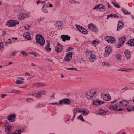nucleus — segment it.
I'll return each instance as SVG.
<instances>
[{"label": "nucleus", "mask_w": 134, "mask_h": 134, "mask_svg": "<svg viewBox=\"0 0 134 134\" xmlns=\"http://www.w3.org/2000/svg\"><path fill=\"white\" fill-rule=\"evenodd\" d=\"M37 43L41 46H43L45 44V40L43 37L41 35L37 34L36 36Z\"/></svg>", "instance_id": "obj_1"}, {"label": "nucleus", "mask_w": 134, "mask_h": 134, "mask_svg": "<svg viewBox=\"0 0 134 134\" xmlns=\"http://www.w3.org/2000/svg\"><path fill=\"white\" fill-rule=\"evenodd\" d=\"M118 103H119L118 106L119 108L118 111H120L124 110L125 108V107L129 103L126 100L121 101Z\"/></svg>", "instance_id": "obj_2"}, {"label": "nucleus", "mask_w": 134, "mask_h": 134, "mask_svg": "<svg viewBox=\"0 0 134 134\" xmlns=\"http://www.w3.org/2000/svg\"><path fill=\"white\" fill-rule=\"evenodd\" d=\"M19 24V22L17 21L10 20L6 22V25L9 27H11L15 26L16 25H18Z\"/></svg>", "instance_id": "obj_3"}, {"label": "nucleus", "mask_w": 134, "mask_h": 134, "mask_svg": "<svg viewBox=\"0 0 134 134\" xmlns=\"http://www.w3.org/2000/svg\"><path fill=\"white\" fill-rule=\"evenodd\" d=\"M105 40L108 42L110 43H113L115 42V39L112 36H107L105 38Z\"/></svg>", "instance_id": "obj_4"}, {"label": "nucleus", "mask_w": 134, "mask_h": 134, "mask_svg": "<svg viewBox=\"0 0 134 134\" xmlns=\"http://www.w3.org/2000/svg\"><path fill=\"white\" fill-rule=\"evenodd\" d=\"M76 26L78 30L82 34H86L88 33V31L81 26L76 25Z\"/></svg>", "instance_id": "obj_5"}, {"label": "nucleus", "mask_w": 134, "mask_h": 134, "mask_svg": "<svg viewBox=\"0 0 134 134\" xmlns=\"http://www.w3.org/2000/svg\"><path fill=\"white\" fill-rule=\"evenodd\" d=\"M88 27L90 30L93 32H97L98 31L97 27L93 24H89L88 25Z\"/></svg>", "instance_id": "obj_6"}, {"label": "nucleus", "mask_w": 134, "mask_h": 134, "mask_svg": "<svg viewBox=\"0 0 134 134\" xmlns=\"http://www.w3.org/2000/svg\"><path fill=\"white\" fill-rule=\"evenodd\" d=\"M96 93L92 90H90L87 92L86 93L87 97L90 99H91L93 96Z\"/></svg>", "instance_id": "obj_7"}, {"label": "nucleus", "mask_w": 134, "mask_h": 134, "mask_svg": "<svg viewBox=\"0 0 134 134\" xmlns=\"http://www.w3.org/2000/svg\"><path fill=\"white\" fill-rule=\"evenodd\" d=\"M29 14L26 13H21L19 14L18 16V19L20 20H22L26 18H28L30 16Z\"/></svg>", "instance_id": "obj_8"}, {"label": "nucleus", "mask_w": 134, "mask_h": 134, "mask_svg": "<svg viewBox=\"0 0 134 134\" xmlns=\"http://www.w3.org/2000/svg\"><path fill=\"white\" fill-rule=\"evenodd\" d=\"M63 49V46L58 43L56 46L55 47V50L57 53H59L61 52Z\"/></svg>", "instance_id": "obj_9"}, {"label": "nucleus", "mask_w": 134, "mask_h": 134, "mask_svg": "<svg viewBox=\"0 0 134 134\" xmlns=\"http://www.w3.org/2000/svg\"><path fill=\"white\" fill-rule=\"evenodd\" d=\"M72 53L71 52H69L68 53L65 57L64 58V59L66 61H69L72 58Z\"/></svg>", "instance_id": "obj_10"}, {"label": "nucleus", "mask_w": 134, "mask_h": 134, "mask_svg": "<svg viewBox=\"0 0 134 134\" xmlns=\"http://www.w3.org/2000/svg\"><path fill=\"white\" fill-rule=\"evenodd\" d=\"M101 96L103 99L105 101H108L111 99V96L108 94L102 93Z\"/></svg>", "instance_id": "obj_11"}, {"label": "nucleus", "mask_w": 134, "mask_h": 134, "mask_svg": "<svg viewBox=\"0 0 134 134\" xmlns=\"http://www.w3.org/2000/svg\"><path fill=\"white\" fill-rule=\"evenodd\" d=\"M118 104H119V103H117L115 105H109L108 107L111 110H118V108H119V107L118 106Z\"/></svg>", "instance_id": "obj_12"}, {"label": "nucleus", "mask_w": 134, "mask_h": 134, "mask_svg": "<svg viewBox=\"0 0 134 134\" xmlns=\"http://www.w3.org/2000/svg\"><path fill=\"white\" fill-rule=\"evenodd\" d=\"M71 102V101L70 100L66 99L60 100L59 102V103L60 105H63L66 104H70Z\"/></svg>", "instance_id": "obj_13"}, {"label": "nucleus", "mask_w": 134, "mask_h": 134, "mask_svg": "<svg viewBox=\"0 0 134 134\" xmlns=\"http://www.w3.org/2000/svg\"><path fill=\"white\" fill-rule=\"evenodd\" d=\"M118 71H134V68H131L129 69H126L124 68H121L118 69Z\"/></svg>", "instance_id": "obj_14"}, {"label": "nucleus", "mask_w": 134, "mask_h": 134, "mask_svg": "<svg viewBox=\"0 0 134 134\" xmlns=\"http://www.w3.org/2000/svg\"><path fill=\"white\" fill-rule=\"evenodd\" d=\"M124 26V24L121 21H119L118 22L117 30L119 31Z\"/></svg>", "instance_id": "obj_15"}, {"label": "nucleus", "mask_w": 134, "mask_h": 134, "mask_svg": "<svg viewBox=\"0 0 134 134\" xmlns=\"http://www.w3.org/2000/svg\"><path fill=\"white\" fill-rule=\"evenodd\" d=\"M16 117L15 114H14L10 115L8 118V119L11 122H14L15 121V118Z\"/></svg>", "instance_id": "obj_16"}, {"label": "nucleus", "mask_w": 134, "mask_h": 134, "mask_svg": "<svg viewBox=\"0 0 134 134\" xmlns=\"http://www.w3.org/2000/svg\"><path fill=\"white\" fill-rule=\"evenodd\" d=\"M12 126H8L6 127L5 130L7 133L8 134H12Z\"/></svg>", "instance_id": "obj_17"}, {"label": "nucleus", "mask_w": 134, "mask_h": 134, "mask_svg": "<svg viewBox=\"0 0 134 134\" xmlns=\"http://www.w3.org/2000/svg\"><path fill=\"white\" fill-rule=\"evenodd\" d=\"M104 102V101H102L99 100H95L93 102V104L94 105H100L102 104Z\"/></svg>", "instance_id": "obj_18"}, {"label": "nucleus", "mask_w": 134, "mask_h": 134, "mask_svg": "<svg viewBox=\"0 0 134 134\" xmlns=\"http://www.w3.org/2000/svg\"><path fill=\"white\" fill-rule=\"evenodd\" d=\"M111 52V49L109 46H107L105 49V52L106 54L109 55V54Z\"/></svg>", "instance_id": "obj_19"}, {"label": "nucleus", "mask_w": 134, "mask_h": 134, "mask_svg": "<svg viewBox=\"0 0 134 134\" xmlns=\"http://www.w3.org/2000/svg\"><path fill=\"white\" fill-rule=\"evenodd\" d=\"M24 37L26 39L31 40V37L30 35V34L28 32H26L24 33L23 35Z\"/></svg>", "instance_id": "obj_20"}, {"label": "nucleus", "mask_w": 134, "mask_h": 134, "mask_svg": "<svg viewBox=\"0 0 134 134\" xmlns=\"http://www.w3.org/2000/svg\"><path fill=\"white\" fill-rule=\"evenodd\" d=\"M125 56H126V57L127 58L128 60H129L131 58V56L130 55V52L128 50H125Z\"/></svg>", "instance_id": "obj_21"}, {"label": "nucleus", "mask_w": 134, "mask_h": 134, "mask_svg": "<svg viewBox=\"0 0 134 134\" xmlns=\"http://www.w3.org/2000/svg\"><path fill=\"white\" fill-rule=\"evenodd\" d=\"M61 37L63 41H65L66 40H69L70 39V37L68 35H62Z\"/></svg>", "instance_id": "obj_22"}, {"label": "nucleus", "mask_w": 134, "mask_h": 134, "mask_svg": "<svg viewBox=\"0 0 134 134\" xmlns=\"http://www.w3.org/2000/svg\"><path fill=\"white\" fill-rule=\"evenodd\" d=\"M78 111L79 112H81L82 114H87L89 113V111L87 109L85 110L84 109H82L78 110Z\"/></svg>", "instance_id": "obj_23"}, {"label": "nucleus", "mask_w": 134, "mask_h": 134, "mask_svg": "<svg viewBox=\"0 0 134 134\" xmlns=\"http://www.w3.org/2000/svg\"><path fill=\"white\" fill-rule=\"evenodd\" d=\"M89 59L91 62H92L96 59V57L93 53H92L90 55Z\"/></svg>", "instance_id": "obj_24"}, {"label": "nucleus", "mask_w": 134, "mask_h": 134, "mask_svg": "<svg viewBox=\"0 0 134 134\" xmlns=\"http://www.w3.org/2000/svg\"><path fill=\"white\" fill-rule=\"evenodd\" d=\"M55 25L56 27H58V28H61L62 26V23L60 21H58L56 22Z\"/></svg>", "instance_id": "obj_25"}, {"label": "nucleus", "mask_w": 134, "mask_h": 134, "mask_svg": "<svg viewBox=\"0 0 134 134\" xmlns=\"http://www.w3.org/2000/svg\"><path fill=\"white\" fill-rule=\"evenodd\" d=\"M127 43L129 46H134V39H130L128 41Z\"/></svg>", "instance_id": "obj_26"}, {"label": "nucleus", "mask_w": 134, "mask_h": 134, "mask_svg": "<svg viewBox=\"0 0 134 134\" xmlns=\"http://www.w3.org/2000/svg\"><path fill=\"white\" fill-rule=\"evenodd\" d=\"M46 42H47V44L45 47V49L47 51H51V48H49V42L48 41H46Z\"/></svg>", "instance_id": "obj_27"}, {"label": "nucleus", "mask_w": 134, "mask_h": 134, "mask_svg": "<svg viewBox=\"0 0 134 134\" xmlns=\"http://www.w3.org/2000/svg\"><path fill=\"white\" fill-rule=\"evenodd\" d=\"M127 109L129 111H134V106L133 105H129L127 107Z\"/></svg>", "instance_id": "obj_28"}, {"label": "nucleus", "mask_w": 134, "mask_h": 134, "mask_svg": "<svg viewBox=\"0 0 134 134\" xmlns=\"http://www.w3.org/2000/svg\"><path fill=\"white\" fill-rule=\"evenodd\" d=\"M17 52L16 51H13L11 52L9 54V55L11 57H14L17 54Z\"/></svg>", "instance_id": "obj_29"}, {"label": "nucleus", "mask_w": 134, "mask_h": 134, "mask_svg": "<svg viewBox=\"0 0 134 134\" xmlns=\"http://www.w3.org/2000/svg\"><path fill=\"white\" fill-rule=\"evenodd\" d=\"M99 43V42L98 40H94L92 41V43L94 46H96Z\"/></svg>", "instance_id": "obj_30"}, {"label": "nucleus", "mask_w": 134, "mask_h": 134, "mask_svg": "<svg viewBox=\"0 0 134 134\" xmlns=\"http://www.w3.org/2000/svg\"><path fill=\"white\" fill-rule=\"evenodd\" d=\"M21 130H16L15 131L13 132L12 134H21Z\"/></svg>", "instance_id": "obj_31"}, {"label": "nucleus", "mask_w": 134, "mask_h": 134, "mask_svg": "<svg viewBox=\"0 0 134 134\" xmlns=\"http://www.w3.org/2000/svg\"><path fill=\"white\" fill-rule=\"evenodd\" d=\"M114 17V18H115L116 17H117L118 18H119V17L117 16V15L116 14H111L109 15H108L107 16V19H108L109 18L111 17Z\"/></svg>", "instance_id": "obj_32"}, {"label": "nucleus", "mask_w": 134, "mask_h": 134, "mask_svg": "<svg viewBox=\"0 0 134 134\" xmlns=\"http://www.w3.org/2000/svg\"><path fill=\"white\" fill-rule=\"evenodd\" d=\"M91 51L87 50L86 52V54L87 56H88L92 53Z\"/></svg>", "instance_id": "obj_33"}, {"label": "nucleus", "mask_w": 134, "mask_h": 134, "mask_svg": "<svg viewBox=\"0 0 134 134\" xmlns=\"http://www.w3.org/2000/svg\"><path fill=\"white\" fill-rule=\"evenodd\" d=\"M102 65L103 66H110L111 65L105 62H103L102 63Z\"/></svg>", "instance_id": "obj_34"}, {"label": "nucleus", "mask_w": 134, "mask_h": 134, "mask_svg": "<svg viewBox=\"0 0 134 134\" xmlns=\"http://www.w3.org/2000/svg\"><path fill=\"white\" fill-rule=\"evenodd\" d=\"M126 40V38L125 36H123L120 40V41L122 43H124Z\"/></svg>", "instance_id": "obj_35"}, {"label": "nucleus", "mask_w": 134, "mask_h": 134, "mask_svg": "<svg viewBox=\"0 0 134 134\" xmlns=\"http://www.w3.org/2000/svg\"><path fill=\"white\" fill-rule=\"evenodd\" d=\"M46 5H44L42 8V10L43 12L45 13H48V11L45 7Z\"/></svg>", "instance_id": "obj_36"}, {"label": "nucleus", "mask_w": 134, "mask_h": 134, "mask_svg": "<svg viewBox=\"0 0 134 134\" xmlns=\"http://www.w3.org/2000/svg\"><path fill=\"white\" fill-rule=\"evenodd\" d=\"M41 92L39 91L36 93V97L37 98H40L41 97Z\"/></svg>", "instance_id": "obj_37"}, {"label": "nucleus", "mask_w": 134, "mask_h": 134, "mask_svg": "<svg viewBox=\"0 0 134 134\" xmlns=\"http://www.w3.org/2000/svg\"><path fill=\"white\" fill-rule=\"evenodd\" d=\"M12 93H16V94H20L21 91L19 90H13L11 92Z\"/></svg>", "instance_id": "obj_38"}, {"label": "nucleus", "mask_w": 134, "mask_h": 134, "mask_svg": "<svg viewBox=\"0 0 134 134\" xmlns=\"http://www.w3.org/2000/svg\"><path fill=\"white\" fill-rule=\"evenodd\" d=\"M99 113L101 115H103L106 113V112L104 110L100 109L99 110Z\"/></svg>", "instance_id": "obj_39"}, {"label": "nucleus", "mask_w": 134, "mask_h": 134, "mask_svg": "<svg viewBox=\"0 0 134 134\" xmlns=\"http://www.w3.org/2000/svg\"><path fill=\"white\" fill-rule=\"evenodd\" d=\"M122 11L123 12L124 14L125 15L129 14H130V13L129 12L127 11H125L124 9H122Z\"/></svg>", "instance_id": "obj_40"}, {"label": "nucleus", "mask_w": 134, "mask_h": 134, "mask_svg": "<svg viewBox=\"0 0 134 134\" xmlns=\"http://www.w3.org/2000/svg\"><path fill=\"white\" fill-rule=\"evenodd\" d=\"M66 69L69 70H74L75 71L77 70V69L75 68H66Z\"/></svg>", "instance_id": "obj_41"}, {"label": "nucleus", "mask_w": 134, "mask_h": 134, "mask_svg": "<svg viewBox=\"0 0 134 134\" xmlns=\"http://www.w3.org/2000/svg\"><path fill=\"white\" fill-rule=\"evenodd\" d=\"M77 118L78 119H80L83 121H84V120L83 116L82 115L79 116Z\"/></svg>", "instance_id": "obj_42"}, {"label": "nucleus", "mask_w": 134, "mask_h": 134, "mask_svg": "<svg viewBox=\"0 0 134 134\" xmlns=\"http://www.w3.org/2000/svg\"><path fill=\"white\" fill-rule=\"evenodd\" d=\"M116 57L117 59L118 60H120L121 59V55L118 54L116 55Z\"/></svg>", "instance_id": "obj_43"}, {"label": "nucleus", "mask_w": 134, "mask_h": 134, "mask_svg": "<svg viewBox=\"0 0 134 134\" xmlns=\"http://www.w3.org/2000/svg\"><path fill=\"white\" fill-rule=\"evenodd\" d=\"M70 2L71 3H76L78 4L79 3V2L77 1H76L72 0H70Z\"/></svg>", "instance_id": "obj_44"}, {"label": "nucleus", "mask_w": 134, "mask_h": 134, "mask_svg": "<svg viewBox=\"0 0 134 134\" xmlns=\"http://www.w3.org/2000/svg\"><path fill=\"white\" fill-rule=\"evenodd\" d=\"M26 100L27 102H33L34 101V100L33 99L30 98L27 99Z\"/></svg>", "instance_id": "obj_45"}, {"label": "nucleus", "mask_w": 134, "mask_h": 134, "mask_svg": "<svg viewBox=\"0 0 134 134\" xmlns=\"http://www.w3.org/2000/svg\"><path fill=\"white\" fill-rule=\"evenodd\" d=\"M15 83L17 84H23L24 82L20 80H17L16 81Z\"/></svg>", "instance_id": "obj_46"}, {"label": "nucleus", "mask_w": 134, "mask_h": 134, "mask_svg": "<svg viewBox=\"0 0 134 134\" xmlns=\"http://www.w3.org/2000/svg\"><path fill=\"white\" fill-rule=\"evenodd\" d=\"M21 53L24 56H26L28 55L27 52L24 51H22Z\"/></svg>", "instance_id": "obj_47"}, {"label": "nucleus", "mask_w": 134, "mask_h": 134, "mask_svg": "<svg viewBox=\"0 0 134 134\" xmlns=\"http://www.w3.org/2000/svg\"><path fill=\"white\" fill-rule=\"evenodd\" d=\"M105 7L102 4H99V9H104Z\"/></svg>", "instance_id": "obj_48"}, {"label": "nucleus", "mask_w": 134, "mask_h": 134, "mask_svg": "<svg viewBox=\"0 0 134 134\" xmlns=\"http://www.w3.org/2000/svg\"><path fill=\"white\" fill-rule=\"evenodd\" d=\"M112 3L115 7L118 8H120V7L117 4H116L115 3H113V2H112Z\"/></svg>", "instance_id": "obj_49"}, {"label": "nucleus", "mask_w": 134, "mask_h": 134, "mask_svg": "<svg viewBox=\"0 0 134 134\" xmlns=\"http://www.w3.org/2000/svg\"><path fill=\"white\" fill-rule=\"evenodd\" d=\"M3 44L2 42L0 43V51L1 50V49L3 48Z\"/></svg>", "instance_id": "obj_50"}, {"label": "nucleus", "mask_w": 134, "mask_h": 134, "mask_svg": "<svg viewBox=\"0 0 134 134\" xmlns=\"http://www.w3.org/2000/svg\"><path fill=\"white\" fill-rule=\"evenodd\" d=\"M40 91L41 92V95L45 94L46 92V91L45 90H43L42 91Z\"/></svg>", "instance_id": "obj_51"}, {"label": "nucleus", "mask_w": 134, "mask_h": 134, "mask_svg": "<svg viewBox=\"0 0 134 134\" xmlns=\"http://www.w3.org/2000/svg\"><path fill=\"white\" fill-rule=\"evenodd\" d=\"M31 54L35 57H36L37 56V54L35 53L32 52H31Z\"/></svg>", "instance_id": "obj_52"}, {"label": "nucleus", "mask_w": 134, "mask_h": 134, "mask_svg": "<svg viewBox=\"0 0 134 134\" xmlns=\"http://www.w3.org/2000/svg\"><path fill=\"white\" fill-rule=\"evenodd\" d=\"M41 104L40 103H39L36 105V106L35 107L36 108H38V107H41Z\"/></svg>", "instance_id": "obj_53"}, {"label": "nucleus", "mask_w": 134, "mask_h": 134, "mask_svg": "<svg viewBox=\"0 0 134 134\" xmlns=\"http://www.w3.org/2000/svg\"><path fill=\"white\" fill-rule=\"evenodd\" d=\"M38 86L40 87L43 86H44V85L43 83H38Z\"/></svg>", "instance_id": "obj_54"}, {"label": "nucleus", "mask_w": 134, "mask_h": 134, "mask_svg": "<svg viewBox=\"0 0 134 134\" xmlns=\"http://www.w3.org/2000/svg\"><path fill=\"white\" fill-rule=\"evenodd\" d=\"M99 5H98L96 6L95 7L93 8V9H99Z\"/></svg>", "instance_id": "obj_55"}, {"label": "nucleus", "mask_w": 134, "mask_h": 134, "mask_svg": "<svg viewBox=\"0 0 134 134\" xmlns=\"http://www.w3.org/2000/svg\"><path fill=\"white\" fill-rule=\"evenodd\" d=\"M79 109V108H75L74 110V111L73 112H76V113L77 111L78 110V109Z\"/></svg>", "instance_id": "obj_56"}, {"label": "nucleus", "mask_w": 134, "mask_h": 134, "mask_svg": "<svg viewBox=\"0 0 134 134\" xmlns=\"http://www.w3.org/2000/svg\"><path fill=\"white\" fill-rule=\"evenodd\" d=\"M1 97L2 98H3L5 96H7V95L5 94H1Z\"/></svg>", "instance_id": "obj_57"}, {"label": "nucleus", "mask_w": 134, "mask_h": 134, "mask_svg": "<svg viewBox=\"0 0 134 134\" xmlns=\"http://www.w3.org/2000/svg\"><path fill=\"white\" fill-rule=\"evenodd\" d=\"M49 104H51L52 105H56L57 104V105H58V104L57 103H51Z\"/></svg>", "instance_id": "obj_58"}, {"label": "nucleus", "mask_w": 134, "mask_h": 134, "mask_svg": "<svg viewBox=\"0 0 134 134\" xmlns=\"http://www.w3.org/2000/svg\"><path fill=\"white\" fill-rule=\"evenodd\" d=\"M74 117H73V118L72 119V121H73L74 119V118L75 117V114H76V112H74Z\"/></svg>", "instance_id": "obj_59"}, {"label": "nucleus", "mask_w": 134, "mask_h": 134, "mask_svg": "<svg viewBox=\"0 0 134 134\" xmlns=\"http://www.w3.org/2000/svg\"><path fill=\"white\" fill-rule=\"evenodd\" d=\"M27 27H26L25 26H24V28L26 30H27L29 29V28L30 27V26L29 25H27Z\"/></svg>", "instance_id": "obj_60"}, {"label": "nucleus", "mask_w": 134, "mask_h": 134, "mask_svg": "<svg viewBox=\"0 0 134 134\" xmlns=\"http://www.w3.org/2000/svg\"><path fill=\"white\" fill-rule=\"evenodd\" d=\"M25 74L26 75H27L28 76L30 75V74L29 73H27V72H26L25 73Z\"/></svg>", "instance_id": "obj_61"}, {"label": "nucleus", "mask_w": 134, "mask_h": 134, "mask_svg": "<svg viewBox=\"0 0 134 134\" xmlns=\"http://www.w3.org/2000/svg\"><path fill=\"white\" fill-rule=\"evenodd\" d=\"M68 50L69 51H70V50H72V49H73V48H72L71 47L69 48H68Z\"/></svg>", "instance_id": "obj_62"}, {"label": "nucleus", "mask_w": 134, "mask_h": 134, "mask_svg": "<svg viewBox=\"0 0 134 134\" xmlns=\"http://www.w3.org/2000/svg\"><path fill=\"white\" fill-rule=\"evenodd\" d=\"M18 79H21L22 80H24V79L22 77H19L18 78Z\"/></svg>", "instance_id": "obj_63"}, {"label": "nucleus", "mask_w": 134, "mask_h": 134, "mask_svg": "<svg viewBox=\"0 0 134 134\" xmlns=\"http://www.w3.org/2000/svg\"><path fill=\"white\" fill-rule=\"evenodd\" d=\"M41 1H39V0H38V1H37V4H39L40 3H41Z\"/></svg>", "instance_id": "obj_64"}]
</instances>
